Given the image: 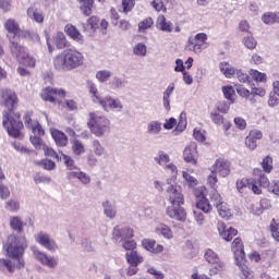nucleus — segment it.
Here are the masks:
<instances>
[{
  "instance_id": "obj_1",
  "label": "nucleus",
  "mask_w": 279,
  "mask_h": 279,
  "mask_svg": "<svg viewBox=\"0 0 279 279\" xmlns=\"http://www.w3.org/2000/svg\"><path fill=\"white\" fill-rule=\"evenodd\" d=\"M17 105L19 97L14 90H2L0 106L5 108L2 112V125L5 128L9 136L13 138H19L21 136V130H23V122L20 120L19 114L14 113Z\"/></svg>"
},
{
  "instance_id": "obj_2",
  "label": "nucleus",
  "mask_w": 279,
  "mask_h": 279,
  "mask_svg": "<svg viewBox=\"0 0 279 279\" xmlns=\"http://www.w3.org/2000/svg\"><path fill=\"white\" fill-rule=\"evenodd\" d=\"M28 245L25 235H9L4 244V250L9 258H14L17 264L14 265L10 259H0V266L5 267L10 274H12L14 269H23V267H25V259H23V256Z\"/></svg>"
},
{
  "instance_id": "obj_3",
  "label": "nucleus",
  "mask_w": 279,
  "mask_h": 279,
  "mask_svg": "<svg viewBox=\"0 0 279 279\" xmlns=\"http://www.w3.org/2000/svg\"><path fill=\"white\" fill-rule=\"evenodd\" d=\"M168 202L171 204L166 208V215L170 219L175 221H186V210L184 206V194H182V187L178 184H171L167 189Z\"/></svg>"
},
{
  "instance_id": "obj_4",
  "label": "nucleus",
  "mask_w": 279,
  "mask_h": 279,
  "mask_svg": "<svg viewBox=\"0 0 279 279\" xmlns=\"http://www.w3.org/2000/svg\"><path fill=\"white\" fill-rule=\"evenodd\" d=\"M84 64V54L77 49H66L53 59L57 71H73Z\"/></svg>"
},
{
  "instance_id": "obj_5",
  "label": "nucleus",
  "mask_w": 279,
  "mask_h": 279,
  "mask_svg": "<svg viewBox=\"0 0 279 279\" xmlns=\"http://www.w3.org/2000/svg\"><path fill=\"white\" fill-rule=\"evenodd\" d=\"M87 125L92 134H95L97 138H102L106 134H110V120L105 116L90 112Z\"/></svg>"
},
{
  "instance_id": "obj_6",
  "label": "nucleus",
  "mask_w": 279,
  "mask_h": 279,
  "mask_svg": "<svg viewBox=\"0 0 279 279\" xmlns=\"http://www.w3.org/2000/svg\"><path fill=\"white\" fill-rule=\"evenodd\" d=\"M24 123L28 130H32L34 136H31V143L36 147L37 149H43L45 147V143H43V138L40 136H45V130H43V126L40 123L36 120H32V113L27 112L24 116Z\"/></svg>"
},
{
  "instance_id": "obj_7",
  "label": "nucleus",
  "mask_w": 279,
  "mask_h": 279,
  "mask_svg": "<svg viewBox=\"0 0 279 279\" xmlns=\"http://www.w3.org/2000/svg\"><path fill=\"white\" fill-rule=\"evenodd\" d=\"M31 252L33 254V258H35V260L43 267H47L48 269H56V267H58V258L53 255L47 254L45 251H41L38 246H31Z\"/></svg>"
},
{
  "instance_id": "obj_8",
  "label": "nucleus",
  "mask_w": 279,
  "mask_h": 279,
  "mask_svg": "<svg viewBox=\"0 0 279 279\" xmlns=\"http://www.w3.org/2000/svg\"><path fill=\"white\" fill-rule=\"evenodd\" d=\"M10 51L12 56H14L22 66H27L34 69L36 66V59L27 53V49L25 47L17 45V46H10Z\"/></svg>"
},
{
  "instance_id": "obj_9",
  "label": "nucleus",
  "mask_w": 279,
  "mask_h": 279,
  "mask_svg": "<svg viewBox=\"0 0 279 279\" xmlns=\"http://www.w3.org/2000/svg\"><path fill=\"white\" fill-rule=\"evenodd\" d=\"M210 202H213L215 208H217L219 217L222 219H230V217H232V211L230 207H228V203L223 202V197H221V194H219L217 190L211 192Z\"/></svg>"
},
{
  "instance_id": "obj_10",
  "label": "nucleus",
  "mask_w": 279,
  "mask_h": 279,
  "mask_svg": "<svg viewBox=\"0 0 279 279\" xmlns=\"http://www.w3.org/2000/svg\"><path fill=\"white\" fill-rule=\"evenodd\" d=\"M208 40V35L205 33H198L194 37H190L187 40L186 48L189 51L194 53H199L203 49H206V41Z\"/></svg>"
},
{
  "instance_id": "obj_11",
  "label": "nucleus",
  "mask_w": 279,
  "mask_h": 279,
  "mask_svg": "<svg viewBox=\"0 0 279 279\" xmlns=\"http://www.w3.org/2000/svg\"><path fill=\"white\" fill-rule=\"evenodd\" d=\"M35 241L40 245L41 247H45L48 252H58V243L49 233L45 231H39L34 235Z\"/></svg>"
},
{
  "instance_id": "obj_12",
  "label": "nucleus",
  "mask_w": 279,
  "mask_h": 279,
  "mask_svg": "<svg viewBox=\"0 0 279 279\" xmlns=\"http://www.w3.org/2000/svg\"><path fill=\"white\" fill-rule=\"evenodd\" d=\"M4 29L8 32L7 38L9 39L10 47L19 46L21 41V37H19V23L14 20H8L4 23Z\"/></svg>"
},
{
  "instance_id": "obj_13",
  "label": "nucleus",
  "mask_w": 279,
  "mask_h": 279,
  "mask_svg": "<svg viewBox=\"0 0 279 279\" xmlns=\"http://www.w3.org/2000/svg\"><path fill=\"white\" fill-rule=\"evenodd\" d=\"M98 106L105 109L106 112H111V110L121 112V110H123V102H121L119 98H113L112 96L100 98Z\"/></svg>"
},
{
  "instance_id": "obj_14",
  "label": "nucleus",
  "mask_w": 279,
  "mask_h": 279,
  "mask_svg": "<svg viewBox=\"0 0 279 279\" xmlns=\"http://www.w3.org/2000/svg\"><path fill=\"white\" fill-rule=\"evenodd\" d=\"M231 250L234 254L235 265H241L245 263V246L243 245V240L241 238H235L231 244Z\"/></svg>"
},
{
  "instance_id": "obj_15",
  "label": "nucleus",
  "mask_w": 279,
  "mask_h": 279,
  "mask_svg": "<svg viewBox=\"0 0 279 279\" xmlns=\"http://www.w3.org/2000/svg\"><path fill=\"white\" fill-rule=\"evenodd\" d=\"M204 258L206 263H208L209 265H214L216 270L223 271L226 269V264L221 262L219 255L211 248H207L205 251Z\"/></svg>"
},
{
  "instance_id": "obj_16",
  "label": "nucleus",
  "mask_w": 279,
  "mask_h": 279,
  "mask_svg": "<svg viewBox=\"0 0 279 279\" xmlns=\"http://www.w3.org/2000/svg\"><path fill=\"white\" fill-rule=\"evenodd\" d=\"M65 96L66 93L64 89L47 87L41 92V99H44V101H50V104H53L57 99H63Z\"/></svg>"
},
{
  "instance_id": "obj_17",
  "label": "nucleus",
  "mask_w": 279,
  "mask_h": 279,
  "mask_svg": "<svg viewBox=\"0 0 279 279\" xmlns=\"http://www.w3.org/2000/svg\"><path fill=\"white\" fill-rule=\"evenodd\" d=\"M199 158V153L197 151V144L191 143L183 150V159L190 165L197 166V160Z\"/></svg>"
},
{
  "instance_id": "obj_18",
  "label": "nucleus",
  "mask_w": 279,
  "mask_h": 279,
  "mask_svg": "<svg viewBox=\"0 0 279 279\" xmlns=\"http://www.w3.org/2000/svg\"><path fill=\"white\" fill-rule=\"evenodd\" d=\"M218 228V232L220 234V236L225 240V241H232V239H234V236H236V234H239V231H236V229L230 227L229 229H226V222L223 221H219L217 225Z\"/></svg>"
},
{
  "instance_id": "obj_19",
  "label": "nucleus",
  "mask_w": 279,
  "mask_h": 279,
  "mask_svg": "<svg viewBox=\"0 0 279 279\" xmlns=\"http://www.w3.org/2000/svg\"><path fill=\"white\" fill-rule=\"evenodd\" d=\"M64 32L66 36H69L72 40H75L78 45H84V35L75 27L73 24H66L64 27Z\"/></svg>"
},
{
  "instance_id": "obj_20",
  "label": "nucleus",
  "mask_w": 279,
  "mask_h": 279,
  "mask_svg": "<svg viewBox=\"0 0 279 279\" xmlns=\"http://www.w3.org/2000/svg\"><path fill=\"white\" fill-rule=\"evenodd\" d=\"M214 171L219 173L221 178H228V175H230V161L226 159H217L214 165Z\"/></svg>"
},
{
  "instance_id": "obj_21",
  "label": "nucleus",
  "mask_w": 279,
  "mask_h": 279,
  "mask_svg": "<svg viewBox=\"0 0 279 279\" xmlns=\"http://www.w3.org/2000/svg\"><path fill=\"white\" fill-rule=\"evenodd\" d=\"M68 180H78L82 184H88L90 182V175L88 173L80 170V168L76 171H68L66 172Z\"/></svg>"
},
{
  "instance_id": "obj_22",
  "label": "nucleus",
  "mask_w": 279,
  "mask_h": 279,
  "mask_svg": "<svg viewBox=\"0 0 279 279\" xmlns=\"http://www.w3.org/2000/svg\"><path fill=\"white\" fill-rule=\"evenodd\" d=\"M134 236V230H132V228L130 227H114L113 229V238L119 241V239H121V241L125 240V239H132Z\"/></svg>"
},
{
  "instance_id": "obj_23",
  "label": "nucleus",
  "mask_w": 279,
  "mask_h": 279,
  "mask_svg": "<svg viewBox=\"0 0 279 279\" xmlns=\"http://www.w3.org/2000/svg\"><path fill=\"white\" fill-rule=\"evenodd\" d=\"M50 133L58 147H66V145H69V137L66 134H64V132L58 129H51Z\"/></svg>"
},
{
  "instance_id": "obj_24",
  "label": "nucleus",
  "mask_w": 279,
  "mask_h": 279,
  "mask_svg": "<svg viewBox=\"0 0 279 279\" xmlns=\"http://www.w3.org/2000/svg\"><path fill=\"white\" fill-rule=\"evenodd\" d=\"M142 245L144 250H146L147 252H150L151 254H160L165 252V246H162V244L156 245L155 240L144 239L142 241Z\"/></svg>"
},
{
  "instance_id": "obj_25",
  "label": "nucleus",
  "mask_w": 279,
  "mask_h": 279,
  "mask_svg": "<svg viewBox=\"0 0 279 279\" xmlns=\"http://www.w3.org/2000/svg\"><path fill=\"white\" fill-rule=\"evenodd\" d=\"M173 90H175V83H170L162 93V104L166 110H171V95H173Z\"/></svg>"
},
{
  "instance_id": "obj_26",
  "label": "nucleus",
  "mask_w": 279,
  "mask_h": 279,
  "mask_svg": "<svg viewBox=\"0 0 279 279\" xmlns=\"http://www.w3.org/2000/svg\"><path fill=\"white\" fill-rule=\"evenodd\" d=\"M81 3V11L85 16H90L93 14V9L95 8V0H77ZM99 3H104L106 0H98Z\"/></svg>"
},
{
  "instance_id": "obj_27",
  "label": "nucleus",
  "mask_w": 279,
  "mask_h": 279,
  "mask_svg": "<svg viewBox=\"0 0 279 279\" xmlns=\"http://www.w3.org/2000/svg\"><path fill=\"white\" fill-rule=\"evenodd\" d=\"M219 69L222 75L228 80H232L236 73V68L232 66L230 63L223 61L219 63Z\"/></svg>"
},
{
  "instance_id": "obj_28",
  "label": "nucleus",
  "mask_w": 279,
  "mask_h": 279,
  "mask_svg": "<svg viewBox=\"0 0 279 279\" xmlns=\"http://www.w3.org/2000/svg\"><path fill=\"white\" fill-rule=\"evenodd\" d=\"M26 14L28 19L35 21V23H45V14L34 7L28 8Z\"/></svg>"
},
{
  "instance_id": "obj_29",
  "label": "nucleus",
  "mask_w": 279,
  "mask_h": 279,
  "mask_svg": "<svg viewBox=\"0 0 279 279\" xmlns=\"http://www.w3.org/2000/svg\"><path fill=\"white\" fill-rule=\"evenodd\" d=\"M102 210L108 219H114V217H117V206L110 201L102 202Z\"/></svg>"
},
{
  "instance_id": "obj_30",
  "label": "nucleus",
  "mask_w": 279,
  "mask_h": 279,
  "mask_svg": "<svg viewBox=\"0 0 279 279\" xmlns=\"http://www.w3.org/2000/svg\"><path fill=\"white\" fill-rule=\"evenodd\" d=\"M162 132V122L153 120L147 124V134L150 136H158Z\"/></svg>"
},
{
  "instance_id": "obj_31",
  "label": "nucleus",
  "mask_w": 279,
  "mask_h": 279,
  "mask_svg": "<svg viewBox=\"0 0 279 279\" xmlns=\"http://www.w3.org/2000/svg\"><path fill=\"white\" fill-rule=\"evenodd\" d=\"M156 234H159L160 236H163V239L171 240L173 238V231L171 230V227L159 223L155 229Z\"/></svg>"
},
{
  "instance_id": "obj_32",
  "label": "nucleus",
  "mask_w": 279,
  "mask_h": 279,
  "mask_svg": "<svg viewBox=\"0 0 279 279\" xmlns=\"http://www.w3.org/2000/svg\"><path fill=\"white\" fill-rule=\"evenodd\" d=\"M125 259L129 265L138 266L143 263L144 258L136 251H131L125 254Z\"/></svg>"
},
{
  "instance_id": "obj_33",
  "label": "nucleus",
  "mask_w": 279,
  "mask_h": 279,
  "mask_svg": "<svg viewBox=\"0 0 279 279\" xmlns=\"http://www.w3.org/2000/svg\"><path fill=\"white\" fill-rule=\"evenodd\" d=\"M83 32H95L99 27V17L90 16L86 23L82 24Z\"/></svg>"
},
{
  "instance_id": "obj_34",
  "label": "nucleus",
  "mask_w": 279,
  "mask_h": 279,
  "mask_svg": "<svg viewBox=\"0 0 279 279\" xmlns=\"http://www.w3.org/2000/svg\"><path fill=\"white\" fill-rule=\"evenodd\" d=\"M196 208H198V210H202L206 215L213 213V205H210V201H208L206 196H203L196 202Z\"/></svg>"
},
{
  "instance_id": "obj_35",
  "label": "nucleus",
  "mask_w": 279,
  "mask_h": 279,
  "mask_svg": "<svg viewBox=\"0 0 279 279\" xmlns=\"http://www.w3.org/2000/svg\"><path fill=\"white\" fill-rule=\"evenodd\" d=\"M71 145L74 156H82V154H86V147L84 146V143H82V141L74 138L71 141Z\"/></svg>"
},
{
  "instance_id": "obj_36",
  "label": "nucleus",
  "mask_w": 279,
  "mask_h": 279,
  "mask_svg": "<svg viewBox=\"0 0 279 279\" xmlns=\"http://www.w3.org/2000/svg\"><path fill=\"white\" fill-rule=\"evenodd\" d=\"M92 149L97 158H102V156H106V146H104L99 140H94L92 142Z\"/></svg>"
},
{
  "instance_id": "obj_37",
  "label": "nucleus",
  "mask_w": 279,
  "mask_h": 279,
  "mask_svg": "<svg viewBox=\"0 0 279 279\" xmlns=\"http://www.w3.org/2000/svg\"><path fill=\"white\" fill-rule=\"evenodd\" d=\"M157 27L161 31V32H173V24L171 22H167V19L165 17V15H160L157 19Z\"/></svg>"
},
{
  "instance_id": "obj_38",
  "label": "nucleus",
  "mask_w": 279,
  "mask_h": 279,
  "mask_svg": "<svg viewBox=\"0 0 279 279\" xmlns=\"http://www.w3.org/2000/svg\"><path fill=\"white\" fill-rule=\"evenodd\" d=\"M25 227V223H23V219L19 216H13L10 218V228L11 230H14V232H23V228Z\"/></svg>"
},
{
  "instance_id": "obj_39",
  "label": "nucleus",
  "mask_w": 279,
  "mask_h": 279,
  "mask_svg": "<svg viewBox=\"0 0 279 279\" xmlns=\"http://www.w3.org/2000/svg\"><path fill=\"white\" fill-rule=\"evenodd\" d=\"M262 21L265 23V25H274V23H279V12L264 13Z\"/></svg>"
},
{
  "instance_id": "obj_40",
  "label": "nucleus",
  "mask_w": 279,
  "mask_h": 279,
  "mask_svg": "<svg viewBox=\"0 0 279 279\" xmlns=\"http://www.w3.org/2000/svg\"><path fill=\"white\" fill-rule=\"evenodd\" d=\"M255 175L257 174L258 178L257 180H255L257 182V184H259V186H263V189H268L269 186H271V182H269V179H267V175H265V173H263L262 170H254Z\"/></svg>"
},
{
  "instance_id": "obj_41",
  "label": "nucleus",
  "mask_w": 279,
  "mask_h": 279,
  "mask_svg": "<svg viewBox=\"0 0 279 279\" xmlns=\"http://www.w3.org/2000/svg\"><path fill=\"white\" fill-rule=\"evenodd\" d=\"M155 162L162 167L165 169L169 162H171V158L165 153V151H159L158 156L154 158Z\"/></svg>"
},
{
  "instance_id": "obj_42",
  "label": "nucleus",
  "mask_w": 279,
  "mask_h": 279,
  "mask_svg": "<svg viewBox=\"0 0 279 279\" xmlns=\"http://www.w3.org/2000/svg\"><path fill=\"white\" fill-rule=\"evenodd\" d=\"M112 77V72L109 70H99L96 72V80L100 82V84H105Z\"/></svg>"
},
{
  "instance_id": "obj_43",
  "label": "nucleus",
  "mask_w": 279,
  "mask_h": 279,
  "mask_svg": "<svg viewBox=\"0 0 279 279\" xmlns=\"http://www.w3.org/2000/svg\"><path fill=\"white\" fill-rule=\"evenodd\" d=\"M222 94L225 98L230 101V104H234V95L236 94V92L234 90V87H232V85L223 86Z\"/></svg>"
},
{
  "instance_id": "obj_44",
  "label": "nucleus",
  "mask_w": 279,
  "mask_h": 279,
  "mask_svg": "<svg viewBox=\"0 0 279 279\" xmlns=\"http://www.w3.org/2000/svg\"><path fill=\"white\" fill-rule=\"evenodd\" d=\"M134 56H138L140 58H145L147 56V46L143 43H138L133 47Z\"/></svg>"
},
{
  "instance_id": "obj_45",
  "label": "nucleus",
  "mask_w": 279,
  "mask_h": 279,
  "mask_svg": "<svg viewBox=\"0 0 279 279\" xmlns=\"http://www.w3.org/2000/svg\"><path fill=\"white\" fill-rule=\"evenodd\" d=\"M61 158L69 171H77L80 169L77 166H75V160H73V157L62 154Z\"/></svg>"
},
{
  "instance_id": "obj_46",
  "label": "nucleus",
  "mask_w": 279,
  "mask_h": 279,
  "mask_svg": "<svg viewBox=\"0 0 279 279\" xmlns=\"http://www.w3.org/2000/svg\"><path fill=\"white\" fill-rule=\"evenodd\" d=\"M5 210L9 213H19L21 210V203L16 199H9L4 205Z\"/></svg>"
},
{
  "instance_id": "obj_47",
  "label": "nucleus",
  "mask_w": 279,
  "mask_h": 279,
  "mask_svg": "<svg viewBox=\"0 0 279 279\" xmlns=\"http://www.w3.org/2000/svg\"><path fill=\"white\" fill-rule=\"evenodd\" d=\"M54 44L57 49H64V47H66V36H64V33H57L54 37Z\"/></svg>"
},
{
  "instance_id": "obj_48",
  "label": "nucleus",
  "mask_w": 279,
  "mask_h": 279,
  "mask_svg": "<svg viewBox=\"0 0 279 279\" xmlns=\"http://www.w3.org/2000/svg\"><path fill=\"white\" fill-rule=\"evenodd\" d=\"M89 94L92 97V101L94 104H98L99 101H101V96L99 95V90L97 89V85H95V83H92L89 85Z\"/></svg>"
},
{
  "instance_id": "obj_49",
  "label": "nucleus",
  "mask_w": 279,
  "mask_h": 279,
  "mask_svg": "<svg viewBox=\"0 0 279 279\" xmlns=\"http://www.w3.org/2000/svg\"><path fill=\"white\" fill-rule=\"evenodd\" d=\"M109 84L112 90H119V88H125V84H128V82L120 77H113Z\"/></svg>"
},
{
  "instance_id": "obj_50",
  "label": "nucleus",
  "mask_w": 279,
  "mask_h": 279,
  "mask_svg": "<svg viewBox=\"0 0 279 279\" xmlns=\"http://www.w3.org/2000/svg\"><path fill=\"white\" fill-rule=\"evenodd\" d=\"M182 175H183V180H185V182L190 186V189H195V186H197L198 181L195 177L191 175L186 171H183Z\"/></svg>"
},
{
  "instance_id": "obj_51",
  "label": "nucleus",
  "mask_w": 279,
  "mask_h": 279,
  "mask_svg": "<svg viewBox=\"0 0 279 279\" xmlns=\"http://www.w3.org/2000/svg\"><path fill=\"white\" fill-rule=\"evenodd\" d=\"M238 267H240L241 272L243 274L245 279H252L254 278V271H252V269H250V267H247L245 265V262H242L240 264H236Z\"/></svg>"
},
{
  "instance_id": "obj_52",
  "label": "nucleus",
  "mask_w": 279,
  "mask_h": 279,
  "mask_svg": "<svg viewBox=\"0 0 279 279\" xmlns=\"http://www.w3.org/2000/svg\"><path fill=\"white\" fill-rule=\"evenodd\" d=\"M250 75L254 82H267V74L259 72L258 70H251Z\"/></svg>"
},
{
  "instance_id": "obj_53",
  "label": "nucleus",
  "mask_w": 279,
  "mask_h": 279,
  "mask_svg": "<svg viewBox=\"0 0 279 279\" xmlns=\"http://www.w3.org/2000/svg\"><path fill=\"white\" fill-rule=\"evenodd\" d=\"M34 182L35 184H50L51 177L41 173H36L34 175Z\"/></svg>"
},
{
  "instance_id": "obj_54",
  "label": "nucleus",
  "mask_w": 279,
  "mask_h": 279,
  "mask_svg": "<svg viewBox=\"0 0 279 279\" xmlns=\"http://www.w3.org/2000/svg\"><path fill=\"white\" fill-rule=\"evenodd\" d=\"M262 167L265 173H271V170L274 169V159L269 156L265 157L263 159Z\"/></svg>"
},
{
  "instance_id": "obj_55",
  "label": "nucleus",
  "mask_w": 279,
  "mask_h": 279,
  "mask_svg": "<svg viewBox=\"0 0 279 279\" xmlns=\"http://www.w3.org/2000/svg\"><path fill=\"white\" fill-rule=\"evenodd\" d=\"M186 130V113L182 112L174 132H184Z\"/></svg>"
},
{
  "instance_id": "obj_56",
  "label": "nucleus",
  "mask_w": 279,
  "mask_h": 279,
  "mask_svg": "<svg viewBox=\"0 0 279 279\" xmlns=\"http://www.w3.org/2000/svg\"><path fill=\"white\" fill-rule=\"evenodd\" d=\"M234 77H236V80H239V82H241L242 84L250 82V75H247V73H245V71H243L242 69L235 70Z\"/></svg>"
},
{
  "instance_id": "obj_57",
  "label": "nucleus",
  "mask_w": 279,
  "mask_h": 279,
  "mask_svg": "<svg viewBox=\"0 0 279 279\" xmlns=\"http://www.w3.org/2000/svg\"><path fill=\"white\" fill-rule=\"evenodd\" d=\"M243 45L246 47V49H256V45H258V43L254 36L250 35L243 38Z\"/></svg>"
},
{
  "instance_id": "obj_58",
  "label": "nucleus",
  "mask_w": 279,
  "mask_h": 279,
  "mask_svg": "<svg viewBox=\"0 0 279 279\" xmlns=\"http://www.w3.org/2000/svg\"><path fill=\"white\" fill-rule=\"evenodd\" d=\"M251 180L250 179H240L236 181V190L239 191V193H243V191H245V189H250V184H251Z\"/></svg>"
},
{
  "instance_id": "obj_59",
  "label": "nucleus",
  "mask_w": 279,
  "mask_h": 279,
  "mask_svg": "<svg viewBox=\"0 0 279 279\" xmlns=\"http://www.w3.org/2000/svg\"><path fill=\"white\" fill-rule=\"evenodd\" d=\"M217 182H219V179H217V172L215 170H211V172L207 177V184H209V186H211L214 191H217V189H215V186L217 185Z\"/></svg>"
},
{
  "instance_id": "obj_60",
  "label": "nucleus",
  "mask_w": 279,
  "mask_h": 279,
  "mask_svg": "<svg viewBox=\"0 0 279 279\" xmlns=\"http://www.w3.org/2000/svg\"><path fill=\"white\" fill-rule=\"evenodd\" d=\"M270 232H271L272 239L279 242V225L276 222V219H272L270 222Z\"/></svg>"
},
{
  "instance_id": "obj_61",
  "label": "nucleus",
  "mask_w": 279,
  "mask_h": 279,
  "mask_svg": "<svg viewBox=\"0 0 279 279\" xmlns=\"http://www.w3.org/2000/svg\"><path fill=\"white\" fill-rule=\"evenodd\" d=\"M154 25V20L151 17H146L142 22L138 23V31L145 32V29H149Z\"/></svg>"
},
{
  "instance_id": "obj_62",
  "label": "nucleus",
  "mask_w": 279,
  "mask_h": 279,
  "mask_svg": "<svg viewBox=\"0 0 279 279\" xmlns=\"http://www.w3.org/2000/svg\"><path fill=\"white\" fill-rule=\"evenodd\" d=\"M165 171H167V173H170L172 175L171 180H175V178H178V167L171 162H169L165 168Z\"/></svg>"
},
{
  "instance_id": "obj_63",
  "label": "nucleus",
  "mask_w": 279,
  "mask_h": 279,
  "mask_svg": "<svg viewBox=\"0 0 279 279\" xmlns=\"http://www.w3.org/2000/svg\"><path fill=\"white\" fill-rule=\"evenodd\" d=\"M134 5H136V2L134 0H122V8L124 14H128V12H132Z\"/></svg>"
},
{
  "instance_id": "obj_64",
  "label": "nucleus",
  "mask_w": 279,
  "mask_h": 279,
  "mask_svg": "<svg viewBox=\"0 0 279 279\" xmlns=\"http://www.w3.org/2000/svg\"><path fill=\"white\" fill-rule=\"evenodd\" d=\"M210 119H211L213 123H215L216 125H221V123H223V116H221L217 111L210 112Z\"/></svg>"
}]
</instances>
